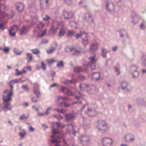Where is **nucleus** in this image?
Masks as SVG:
<instances>
[{"label": "nucleus", "instance_id": "nucleus-29", "mask_svg": "<svg viewBox=\"0 0 146 146\" xmlns=\"http://www.w3.org/2000/svg\"><path fill=\"white\" fill-rule=\"evenodd\" d=\"M26 71L24 70V69H23L21 71H18L16 74L15 75L16 76H18L19 75H22L26 73Z\"/></svg>", "mask_w": 146, "mask_h": 146}, {"label": "nucleus", "instance_id": "nucleus-39", "mask_svg": "<svg viewBox=\"0 0 146 146\" xmlns=\"http://www.w3.org/2000/svg\"><path fill=\"white\" fill-rule=\"evenodd\" d=\"M29 117V115H25L24 114H23L19 117V118L20 120H23L24 119H27Z\"/></svg>", "mask_w": 146, "mask_h": 146}, {"label": "nucleus", "instance_id": "nucleus-23", "mask_svg": "<svg viewBox=\"0 0 146 146\" xmlns=\"http://www.w3.org/2000/svg\"><path fill=\"white\" fill-rule=\"evenodd\" d=\"M57 28L53 26H52L49 29L50 32L53 34L56 33Z\"/></svg>", "mask_w": 146, "mask_h": 146}, {"label": "nucleus", "instance_id": "nucleus-59", "mask_svg": "<svg viewBox=\"0 0 146 146\" xmlns=\"http://www.w3.org/2000/svg\"><path fill=\"white\" fill-rule=\"evenodd\" d=\"M49 0H41L42 3L45 4L46 5H47L48 3Z\"/></svg>", "mask_w": 146, "mask_h": 146}, {"label": "nucleus", "instance_id": "nucleus-35", "mask_svg": "<svg viewBox=\"0 0 146 146\" xmlns=\"http://www.w3.org/2000/svg\"><path fill=\"white\" fill-rule=\"evenodd\" d=\"M20 78L18 79H15L14 80H11L10 82H9V84H13L15 83H17L20 82Z\"/></svg>", "mask_w": 146, "mask_h": 146}, {"label": "nucleus", "instance_id": "nucleus-18", "mask_svg": "<svg viewBox=\"0 0 146 146\" xmlns=\"http://www.w3.org/2000/svg\"><path fill=\"white\" fill-rule=\"evenodd\" d=\"M100 77V74L98 72L94 73L92 75V78L96 81L99 80Z\"/></svg>", "mask_w": 146, "mask_h": 146}, {"label": "nucleus", "instance_id": "nucleus-5", "mask_svg": "<svg viewBox=\"0 0 146 146\" xmlns=\"http://www.w3.org/2000/svg\"><path fill=\"white\" fill-rule=\"evenodd\" d=\"M80 141L84 145H87L90 142V138L88 136H83L79 139Z\"/></svg>", "mask_w": 146, "mask_h": 146}, {"label": "nucleus", "instance_id": "nucleus-40", "mask_svg": "<svg viewBox=\"0 0 146 146\" xmlns=\"http://www.w3.org/2000/svg\"><path fill=\"white\" fill-rule=\"evenodd\" d=\"M57 66L58 68L63 67L64 64L62 61H60L58 62L57 64Z\"/></svg>", "mask_w": 146, "mask_h": 146}, {"label": "nucleus", "instance_id": "nucleus-43", "mask_svg": "<svg viewBox=\"0 0 146 146\" xmlns=\"http://www.w3.org/2000/svg\"><path fill=\"white\" fill-rule=\"evenodd\" d=\"M82 42L84 46H86L88 44V42L87 39H84L82 38Z\"/></svg>", "mask_w": 146, "mask_h": 146}, {"label": "nucleus", "instance_id": "nucleus-64", "mask_svg": "<svg viewBox=\"0 0 146 146\" xmlns=\"http://www.w3.org/2000/svg\"><path fill=\"white\" fill-rule=\"evenodd\" d=\"M9 50V48L8 47H5L3 49V50L4 52H8Z\"/></svg>", "mask_w": 146, "mask_h": 146}, {"label": "nucleus", "instance_id": "nucleus-49", "mask_svg": "<svg viewBox=\"0 0 146 146\" xmlns=\"http://www.w3.org/2000/svg\"><path fill=\"white\" fill-rule=\"evenodd\" d=\"M115 71L117 72V75H118L120 74V72L119 70V67H115L114 68Z\"/></svg>", "mask_w": 146, "mask_h": 146}, {"label": "nucleus", "instance_id": "nucleus-11", "mask_svg": "<svg viewBox=\"0 0 146 146\" xmlns=\"http://www.w3.org/2000/svg\"><path fill=\"white\" fill-rule=\"evenodd\" d=\"M106 8L108 11H111L114 9V5L113 3H108L107 1L106 3Z\"/></svg>", "mask_w": 146, "mask_h": 146}, {"label": "nucleus", "instance_id": "nucleus-15", "mask_svg": "<svg viewBox=\"0 0 146 146\" xmlns=\"http://www.w3.org/2000/svg\"><path fill=\"white\" fill-rule=\"evenodd\" d=\"M3 109L5 111L11 110L12 108L11 106L10 102H4Z\"/></svg>", "mask_w": 146, "mask_h": 146}, {"label": "nucleus", "instance_id": "nucleus-4", "mask_svg": "<svg viewBox=\"0 0 146 146\" xmlns=\"http://www.w3.org/2000/svg\"><path fill=\"white\" fill-rule=\"evenodd\" d=\"M97 127L99 129L106 131L109 129L107 124L104 121H99L97 122Z\"/></svg>", "mask_w": 146, "mask_h": 146}, {"label": "nucleus", "instance_id": "nucleus-41", "mask_svg": "<svg viewBox=\"0 0 146 146\" xmlns=\"http://www.w3.org/2000/svg\"><path fill=\"white\" fill-rule=\"evenodd\" d=\"M133 77L134 78H136L138 77V76H139V72H137V71L134 72H133V73H131Z\"/></svg>", "mask_w": 146, "mask_h": 146}, {"label": "nucleus", "instance_id": "nucleus-47", "mask_svg": "<svg viewBox=\"0 0 146 146\" xmlns=\"http://www.w3.org/2000/svg\"><path fill=\"white\" fill-rule=\"evenodd\" d=\"M127 84L125 82H123L122 83L121 86L123 89H126L127 86Z\"/></svg>", "mask_w": 146, "mask_h": 146}, {"label": "nucleus", "instance_id": "nucleus-25", "mask_svg": "<svg viewBox=\"0 0 146 146\" xmlns=\"http://www.w3.org/2000/svg\"><path fill=\"white\" fill-rule=\"evenodd\" d=\"M62 99V103L60 102V106H62V104L64 102L66 101L67 100V98L65 97H62L61 96H59L58 97V100Z\"/></svg>", "mask_w": 146, "mask_h": 146}, {"label": "nucleus", "instance_id": "nucleus-7", "mask_svg": "<svg viewBox=\"0 0 146 146\" xmlns=\"http://www.w3.org/2000/svg\"><path fill=\"white\" fill-rule=\"evenodd\" d=\"M84 19L89 23L93 22L94 21L91 14L89 13H87L85 14Z\"/></svg>", "mask_w": 146, "mask_h": 146}, {"label": "nucleus", "instance_id": "nucleus-34", "mask_svg": "<svg viewBox=\"0 0 146 146\" xmlns=\"http://www.w3.org/2000/svg\"><path fill=\"white\" fill-rule=\"evenodd\" d=\"M131 136V135H126L125 137V139H126V141H128L129 139H130V140L131 141L134 140V139L133 137H130Z\"/></svg>", "mask_w": 146, "mask_h": 146}, {"label": "nucleus", "instance_id": "nucleus-60", "mask_svg": "<svg viewBox=\"0 0 146 146\" xmlns=\"http://www.w3.org/2000/svg\"><path fill=\"white\" fill-rule=\"evenodd\" d=\"M6 28V27L2 23H0V29L2 30H4Z\"/></svg>", "mask_w": 146, "mask_h": 146}, {"label": "nucleus", "instance_id": "nucleus-12", "mask_svg": "<svg viewBox=\"0 0 146 146\" xmlns=\"http://www.w3.org/2000/svg\"><path fill=\"white\" fill-rule=\"evenodd\" d=\"M61 90L63 93L66 94L69 96H72L73 95V93L72 91L64 87H62L61 88Z\"/></svg>", "mask_w": 146, "mask_h": 146}, {"label": "nucleus", "instance_id": "nucleus-22", "mask_svg": "<svg viewBox=\"0 0 146 146\" xmlns=\"http://www.w3.org/2000/svg\"><path fill=\"white\" fill-rule=\"evenodd\" d=\"M102 55L103 57L106 58V54L108 52V50L107 49L103 48L101 50Z\"/></svg>", "mask_w": 146, "mask_h": 146}, {"label": "nucleus", "instance_id": "nucleus-37", "mask_svg": "<svg viewBox=\"0 0 146 146\" xmlns=\"http://www.w3.org/2000/svg\"><path fill=\"white\" fill-rule=\"evenodd\" d=\"M54 50H55V48L54 47H51L49 49L46 50V52L48 54H51L53 52Z\"/></svg>", "mask_w": 146, "mask_h": 146}, {"label": "nucleus", "instance_id": "nucleus-50", "mask_svg": "<svg viewBox=\"0 0 146 146\" xmlns=\"http://www.w3.org/2000/svg\"><path fill=\"white\" fill-rule=\"evenodd\" d=\"M23 130L24 131L23 133L21 132H20L19 133V135L21 137V138H23V137L26 134V133L25 132V130Z\"/></svg>", "mask_w": 146, "mask_h": 146}, {"label": "nucleus", "instance_id": "nucleus-52", "mask_svg": "<svg viewBox=\"0 0 146 146\" xmlns=\"http://www.w3.org/2000/svg\"><path fill=\"white\" fill-rule=\"evenodd\" d=\"M9 35L11 36L14 37L15 36L16 32H9Z\"/></svg>", "mask_w": 146, "mask_h": 146}, {"label": "nucleus", "instance_id": "nucleus-38", "mask_svg": "<svg viewBox=\"0 0 146 146\" xmlns=\"http://www.w3.org/2000/svg\"><path fill=\"white\" fill-rule=\"evenodd\" d=\"M75 32L73 31L69 30L68 31L67 36H72L74 35Z\"/></svg>", "mask_w": 146, "mask_h": 146}, {"label": "nucleus", "instance_id": "nucleus-42", "mask_svg": "<svg viewBox=\"0 0 146 146\" xmlns=\"http://www.w3.org/2000/svg\"><path fill=\"white\" fill-rule=\"evenodd\" d=\"M5 8V7L4 5H0V13H3L4 12Z\"/></svg>", "mask_w": 146, "mask_h": 146}, {"label": "nucleus", "instance_id": "nucleus-16", "mask_svg": "<svg viewBox=\"0 0 146 146\" xmlns=\"http://www.w3.org/2000/svg\"><path fill=\"white\" fill-rule=\"evenodd\" d=\"M63 15L64 18L66 19H70L72 17V14L71 13H69L66 11L64 12Z\"/></svg>", "mask_w": 146, "mask_h": 146}, {"label": "nucleus", "instance_id": "nucleus-54", "mask_svg": "<svg viewBox=\"0 0 146 146\" xmlns=\"http://www.w3.org/2000/svg\"><path fill=\"white\" fill-rule=\"evenodd\" d=\"M142 60L143 62V63L146 66V56H143L142 58Z\"/></svg>", "mask_w": 146, "mask_h": 146}, {"label": "nucleus", "instance_id": "nucleus-58", "mask_svg": "<svg viewBox=\"0 0 146 146\" xmlns=\"http://www.w3.org/2000/svg\"><path fill=\"white\" fill-rule=\"evenodd\" d=\"M79 96H76V98L77 100H79L80 99H83L84 98L82 96V95L80 94L79 93Z\"/></svg>", "mask_w": 146, "mask_h": 146}, {"label": "nucleus", "instance_id": "nucleus-13", "mask_svg": "<svg viewBox=\"0 0 146 146\" xmlns=\"http://www.w3.org/2000/svg\"><path fill=\"white\" fill-rule=\"evenodd\" d=\"M87 112V114L91 117L94 116L96 114L95 110L94 109H92L90 108L88 109Z\"/></svg>", "mask_w": 146, "mask_h": 146}, {"label": "nucleus", "instance_id": "nucleus-32", "mask_svg": "<svg viewBox=\"0 0 146 146\" xmlns=\"http://www.w3.org/2000/svg\"><path fill=\"white\" fill-rule=\"evenodd\" d=\"M46 31L45 30H44L43 31H41L39 33L38 36L39 37H41L43 36L45 34Z\"/></svg>", "mask_w": 146, "mask_h": 146}, {"label": "nucleus", "instance_id": "nucleus-45", "mask_svg": "<svg viewBox=\"0 0 146 146\" xmlns=\"http://www.w3.org/2000/svg\"><path fill=\"white\" fill-rule=\"evenodd\" d=\"M33 88L34 90L37 89H39V86L36 83H35L33 84Z\"/></svg>", "mask_w": 146, "mask_h": 146}, {"label": "nucleus", "instance_id": "nucleus-53", "mask_svg": "<svg viewBox=\"0 0 146 146\" xmlns=\"http://www.w3.org/2000/svg\"><path fill=\"white\" fill-rule=\"evenodd\" d=\"M41 68L44 70H46V65L43 61L41 62Z\"/></svg>", "mask_w": 146, "mask_h": 146}, {"label": "nucleus", "instance_id": "nucleus-14", "mask_svg": "<svg viewBox=\"0 0 146 146\" xmlns=\"http://www.w3.org/2000/svg\"><path fill=\"white\" fill-rule=\"evenodd\" d=\"M16 9L17 10L19 11H22L24 8V5L22 3H17L16 4Z\"/></svg>", "mask_w": 146, "mask_h": 146}, {"label": "nucleus", "instance_id": "nucleus-46", "mask_svg": "<svg viewBox=\"0 0 146 146\" xmlns=\"http://www.w3.org/2000/svg\"><path fill=\"white\" fill-rule=\"evenodd\" d=\"M44 27V24L42 23L41 22H40L39 23L37 26V27L39 29H42Z\"/></svg>", "mask_w": 146, "mask_h": 146}, {"label": "nucleus", "instance_id": "nucleus-20", "mask_svg": "<svg viewBox=\"0 0 146 146\" xmlns=\"http://www.w3.org/2000/svg\"><path fill=\"white\" fill-rule=\"evenodd\" d=\"M98 44L97 43H94L90 45V50L91 51L93 50H96L98 49Z\"/></svg>", "mask_w": 146, "mask_h": 146}, {"label": "nucleus", "instance_id": "nucleus-8", "mask_svg": "<svg viewBox=\"0 0 146 146\" xmlns=\"http://www.w3.org/2000/svg\"><path fill=\"white\" fill-rule=\"evenodd\" d=\"M29 31V29L27 27L23 26L19 30V34L21 35H25Z\"/></svg>", "mask_w": 146, "mask_h": 146}, {"label": "nucleus", "instance_id": "nucleus-6", "mask_svg": "<svg viewBox=\"0 0 146 146\" xmlns=\"http://www.w3.org/2000/svg\"><path fill=\"white\" fill-rule=\"evenodd\" d=\"M103 144L104 146H112L113 141L112 139L109 138L105 137L102 139Z\"/></svg>", "mask_w": 146, "mask_h": 146}, {"label": "nucleus", "instance_id": "nucleus-31", "mask_svg": "<svg viewBox=\"0 0 146 146\" xmlns=\"http://www.w3.org/2000/svg\"><path fill=\"white\" fill-rule=\"evenodd\" d=\"M137 68L136 66H133L130 67V70L131 73L134 72V71L135 72L137 71Z\"/></svg>", "mask_w": 146, "mask_h": 146}, {"label": "nucleus", "instance_id": "nucleus-33", "mask_svg": "<svg viewBox=\"0 0 146 146\" xmlns=\"http://www.w3.org/2000/svg\"><path fill=\"white\" fill-rule=\"evenodd\" d=\"M74 49V48L73 47H67L65 48V51L67 52H70Z\"/></svg>", "mask_w": 146, "mask_h": 146}, {"label": "nucleus", "instance_id": "nucleus-2", "mask_svg": "<svg viewBox=\"0 0 146 146\" xmlns=\"http://www.w3.org/2000/svg\"><path fill=\"white\" fill-rule=\"evenodd\" d=\"M53 126H52V134H56L57 133H59L60 135L61 136V137H64L66 134L63 133V132L61 131L60 132H58V131L55 128V127H56L57 128H59L60 127H61L62 128H63L66 125H63L62 126H61V124L60 123H54L52 124Z\"/></svg>", "mask_w": 146, "mask_h": 146}, {"label": "nucleus", "instance_id": "nucleus-26", "mask_svg": "<svg viewBox=\"0 0 146 146\" xmlns=\"http://www.w3.org/2000/svg\"><path fill=\"white\" fill-rule=\"evenodd\" d=\"M13 52L16 55H19L21 54L22 52V51L16 48H15L14 49Z\"/></svg>", "mask_w": 146, "mask_h": 146}, {"label": "nucleus", "instance_id": "nucleus-30", "mask_svg": "<svg viewBox=\"0 0 146 146\" xmlns=\"http://www.w3.org/2000/svg\"><path fill=\"white\" fill-rule=\"evenodd\" d=\"M34 92L36 95L37 98H38L40 96V92L39 89L34 90Z\"/></svg>", "mask_w": 146, "mask_h": 146}, {"label": "nucleus", "instance_id": "nucleus-27", "mask_svg": "<svg viewBox=\"0 0 146 146\" xmlns=\"http://www.w3.org/2000/svg\"><path fill=\"white\" fill-rule=\"evenodd\" d=\"M65 30L63 28L61 29L58 33V36H63L65 34Z\"/></svg>", "mask_w": 146, "mask_h": 146}, {"label": "nucleus", "instance_id": "nucleus-36", "mask_svg": "<svg viewBox=\"0 0 146 146\" xmlns=\"http://www.w3.org/2000/svg\"><path fill=\"white\" fill-rule=\"evenodd\" d=\"M46 61L47 62L48 64H50L53 63V62L56 61L53 59H47L46 60Z\"/></svg>", "mask_w": 146, "mask_h": 146}, {"label": "nucleus", "instance_id": "nucleus-21", "mask_svg": "<svg viewBox=\"0 0 146 146\" xmlns=\"http://www.w3.org/2000/svg\"><path fill=\"white\" fill-rule=\"evenodd\" d=\"M18 26L16 25H14L11 27L9 30V32H15L18 30Z\"/></svg>", "mask_w": 146, "mask_h": 146}, {"label": "nucleus", "instance_id": "nucleus-19", "mask_svg": "<svg viewBox=\"0 0 146 146\" xmlns=\"http://www.w3.org/2000/svg\"><path fill=\"white\" fill-rule=\"evenodd\" d=\"M86 33L84 31H80L79 33H75L74 36L76 38L78 39L81 37L83 35L85 34Z\"/></svg>", "mask_w": 146, "mask_h": 146}, {"label": "nucleus", "instance_id": "nucleus-24", "mask_svg": "<svg viewBox=\"0 0 146 146\" xmlns=\"http://www.w3.org/2000/svg\"><path fill=\"white\" fill-rule=\"evenodd\" d=\"M74 50V52L73 53V54L75 55L78 56L80 55L83 52V51L82 50Z\"/></svg>", "mask_w": 146, "mask_h": 146}, {"label": "nucleus", "instance_id": "nucleus-44", "mask_svg": "<svg viewBox=\"0 0 146 146\" xmlns=\"http://www.w3.org/2000/svg\"><path fill=\"white\" fill-rule=\"evenodd\" d=\"M31 51L34 54H39L40 53V52L39 50L36 48L32 49L31 50Z\"/></svg>", "mask_w": 146, "mask_h": 146}, {"label": "nucleus", "instance_id": "nucleus-10", "mask_svg": "<svg viewBox=\"0 0 146 146\" xmlns=\"http://www.w3.org/2000/svg\"><path fill=\"white\" fill-rule=\"evenodd\" d=\"M66 121L67 122H70L72 121V120L75 117V115L73 113H68L65 115Z\"/></svg>", "mask_w": 146, "mask_h": 146}, {"label": "nucleus", "instance_id": "nucleus-62", "mask_svg": "<svg viewBox=\"0 0 146 146\" xmlns=\"http://www.w3.org/2000/svg\"><path fill=\"white\" fill-rule=\"evenodd\" d=\"M72 0H64L65 2L69 5H71L72 3Z\"/></svg>", "mask_w": 146, "mask_h": 146}, {"label": "nucleus", "instance_id": "nucleus-28", "mask_svg": "<svg viewBox=\"0 0 146 146\" xmlns=\"http://www.w3.org/2000/svg\"><path fill=\"white\" fill-rule=\"evenodd\" d=\"M75 82L74 80H66L64 82V84L68 85H70L72 83H75Z\"/></svg>", "mask_w": 146, "mask_h": 146}, {"label": "nucleus", "instance_id": "nucleus-56", "mask_svg": "<svg viewBox=\"0 0 146 146\" xmlns=\"http://www.w3.org/2000/svg\"><path fill=\"white\" fill-rule=\"evenodd\" d=\"M51 141L52 143H58L60 142V140H57L55 139H52L51 140Z\"/></svg>", "mask_w": 146, "mask_h": 146}, {"label": "nucleus", "instance_id": "nucleus-57", "mask_svg": "<svg viewBox=\"0 0 146 146\" xmlns=\"http://www.w3.org/2000/svg\"><path fill=\"white\" fill-rule=\"evenodd\" d=\"M51 108L50 107H48V108L46 110L45 114L48 115L49 113V111L50 110Z\"/></svg>", "mask_w": 146, "mask_h": 146}, {"label": "nucleus", "instance_id": "nucleus-48", "mask_svg": "<svg viewBox=\"0 0 146 146\" xmlns=\"http://www.w3.org/2000/svg\"><path fill=\"white\" fill-rule=\"evenodd\" d=\"M27 57L29 59V61H32L33 60L31 54L30 53H28L27 55Z\"/></svg>", "mask_w": 146, "mask_h": 146}, {"label": "nucleus", "instance_id": "nucleus-51", "mask_svg": "<svg viewBox=\"0 0 146 146\" xmlns=\"http://www.w3.org/2000/svg\"><path fill=\"white\" fill-rule=\"evenodd\" d=\"M21 88L25 90L26 91H28L29 90V88L27 85H23L21 86Z\"/></svg>", "mask_w": 146, "mask_h": 146}, {"label": "nucleus", "instance_id": "nucleus-17", "mask_svg": "<svg viewBox=\"0 0 146 146\" xmlns=\"http://www.w3.org/2000/svg\"><path fill=\"white\" fill-rule=\"evenodd\" d=\"M84 88L89 90H95L96 88V86L94 85H88L87 84H86L84 85Z\"/></svg>", "mask_w": 146, "mask_h": 146}, {"label": "nucleus", "instance_id": "nucleus-61", "mask_svg": "<svg viewBox=\"0 0 146 146\" xmlns=\"http://www.w3.org/2000/svg\"><path fill=\"white\" fill-rule=\"evenodd\" d=\"M48 40L47 39L42 40L41 42V44H46L48 42Z\"/></svg>", "mask_w": 146, "mask_h": 146}, {"label": "nucleus", "instance_id": "nucleus-1", "mask_svg": "<svg viewBox=\"0 0 146 146\" xmlns=\"http://www.w3.org/2000/svg\"><path fill=\"white\" fill-rule=\"evenodd\" d=\"M88 59L90 61L89 62L84 66L85 68V69L82 70L81 67H76L74 68V72L76 73H79L82 71L84 72H87L88 71L87 67L88 68L90 67L92 70L95 69V63L97 61V60L95 59V56L90 57L88 58Z\"/></svg>", "mask_w": 146, "mask_h": 146}, {"label": "nucleus", "instance_id": "nucleus-55", "mask_svg": "<svg viewBox=\"0 0 146 146\" xmlns=\"http://www.w3.org/2000/svg\"><path fill=\"white\" fill-rule=\"evenodd\" d=\"M76 23L74 21H72L69 23V25L72 27H74Z\"/></svg>", "mask_w": 146, "mask_h": 146}, {"label": "nucleus", "instance_id": "nucleus-63", "mask_svg": "<svg viewBox=\"0 0 146 146\" xmlns=\"http://www.w3.org/2000/svg\"><path fill=\"white\" fill-rule=\"evenodd\" d=\"M50 19V17L48 15H46L45 17L43 18V19L45 21H47Z\"/></svg>", "mask_w": 146, "mask_h": 146}, {"label": "nucleus", "instance_id": "nucleus-3", "mask_svg": "<svg viewBox=\"0 0 146 146\" xmlns=\"http://www.w3.org/2000/svg\"><path fill=\"white\" fill-rule=\"evenodd\" d=\"M4 95L3 97V100L4 102H10L12 99L11 96L13 94L12 89H11L9 92L8 90H6L4 92Z\"/></svg>", "mask_w": 146, "mask_h": 146}, {"label": "nucleus", "instance_id": "nucleus-9", "mask_svg": "<svg viewBox=\"0 0 146 146\" xmlns=\"http://www.w3.org/2000/svg\"><path fill=\"white\" fill-rule=\"evenodd\" d=\"M67 131L69 132H72L73 135L75 136L76 131L75 130V127L73 126L72 124H70L67 125Z\"/></svg>", "mask_w": 146, "mask_h": 146}]
</instances>
